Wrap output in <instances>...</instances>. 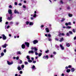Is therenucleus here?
I'll use <instances>...</instances> for the list:
<instances>
[{"label":"nucleus","instance_id":"f257e3e1","mask_svg":"<svg viewBox=\"0 0 76 76\" xmlns=\"http://www.w3.org/2000/svg\"><path fill=\"white\" fill-rule=\"evenodd\" d=\"M2 36L3 40H5L6 39V37L5 36L4 34H2Z\"/></svg>","mask_w":76,"mask_h":76},{"label":"nucleus","instance_id":"f03ea898","mask_svg":"<svg viewBox=\"0 0 76 76\" xmlns=\"http://www.w3.org/2000/svg\"><path fill=\"white\" fill-rule=\"evenodd\" d=\"M8 46V45L6 44L2 45V47L3 48H6L7 46Z\"/></svg>","mask_w":76,"mask_h":76},{"label":"nucleus","instance_id":"7ed1b4c3","mask_svg":"<svg viewBox=\"0 0 76 76\" xmlns=\"http://www.w3.org/2000/svg\"><path fill=\"white\" fill-rule=\"evenodd\" d=\"M7 63L9 65H11V64H13V62H10L9 61H7Z\"/></svg>","mask_w":76,"mask_h":76},{"label":"nucleus","instance_id":"20e7f679","mask_svg":"<svg viewBox=\"0 0 76 76\" xmlns=\"http://www.w3.org/2000/svg\"><path fill=\"white\" fill-rule=\"evenodd\" d=\"M60 45L61 50H64V48L63 47V45H62L61 44H60Z\"/></svg>","mask_w":76,"mask_h":76},{"label":"nucleus","instance_id":"39448f33","mask_svg":"<svg viewBox=\"0 0 76 76\" xmlns=\"http://www.w3.org/2000/svg\"><path fill=\"white\" fill-rule=\"evenodd\" d=\"M25 44L26 45V46L27 47H29V43L28 42H25Z\"/></svg>","mask_w":76,"mask_h":76},{"label":"nucleus","instance_id":"423d86ee","mask_svg":"<svg viewBox=\"0 0 76 76\" xmlns=\"http://www.w3.org/2000/svg\"><path fill=\"white\" fill-rule=\"evenodd\" d=\"M38 42V41L36 40H34L33 41V43L34 44H35L37 43Z\"/></svg>","mask_w":76,"mask_h":76},{"label":"nucleus","instance_id":"0eeeda50","mask_svg":"<svg viewBox=\"0 0 76 76\" xmlns=\"http://www.w3.org/2000/svg\"><path fill=\"white\" fill-rule=\"evenodd\" d=\"M63 40H64V39H63V38L62 37L60 39V40H59V42H62Z\"/></svg>","mask_w":76,"mask_h":76},{"label":"nucleus","instance_id":"6e6552de","mask_svg":"<svg viewBox=\"0 0 76 76\" xmlns=\"http://www.w3.org/2000/svg\"><path fill=\"white\" fill-rule=\"evenodd\" d=\"M46 58H47V59H48V56H44L43 57V58L45 59Z\"/></svg>","mask_w":76,"mask_h":76},{"label":"nucleus","instance_id":"1a4fd4ad","mask_svg":"<svg viewBox=\"0 0 76 76\" xmlns=\"http://www.w3.org/2000/svg\"><path fill=\"white\" fill-rule=\"evenodd\" d=\"M8 13L9 14H12V10H11L10 9L9 10H8Z\"/></svg>","mask_w":76,"mask_h":76},{"label":"nucleus","instance_id":"9d476101","mask_svg":"<svg viewBox=\"0 0 76 76\" xmlns=\"http://www.w3.org/2000/svg\"><path fill=\"white\" fill-rule=\"evenodd\" d=\"M14 13H17V14H19V12H18V11H16V10L14 11Z\"/></svg>","mask_w":76,"mask_h":76},{"label":"nucleus","instance_id":"9b49d317","mask_svg":"<svg viewBox=\"0 0 76 76\" xmlns=\"http://www.w3.org/2000/svg\"><path fill=\"white\" fill-rule=\"evenodd\" d=\"M22 48L23 49H24L25 48V45L23 44L22 45Z\"/></svg>","mask_w":76,"mask_h":76},{"label":"nucleus","instance_id":"f8f14e48","mask_svg":"<svg viewBox=\"0 0 76 76\" xmlns=\"http://www.w3.org/2000/svg\"><path fill=\"white\" fill-rule=\"evenodd\" d=\"M64 33H60L59 34V36H64Z\"/></svg>","mask_w":76,"mask_h":76},{"label":"nucleus","instance_id":"ddd939ff","mask_svg":"<svg viewBox=\"0 0 76 76\" xmlns=\"http://www.w3.org/2000/svg\"><path fill=\"white\" fill-rule=\"evenodd\" d=\"M17 69L18 70H20L22 69H21V67H20V66H18Z\"/></svg>","mask_w":76,"mask_h":76},{"label":"nucleus","instance_id":"4468645a","mask_svg":"<svg viewBox=\"0 0 76 76\" xmlns=\"http://www.w3.org/2000/svg\"><path fill=\"white\" fill-rule=\"evenodd\" d=\"M12 17L11 16L10 17H8L7 18V20H12Z\"/></svg>","mask_w":76,"mask_h":76},{"label":"nucleus","instance_id":"2eb2a0df","mask_svg":"<svg viewBox=\"0 0 76 76\" xmlns=\"http://www.w3.org/2000/svg\"><path fill=\"white\" fill-rule=\"evenodd\" d=\"M28 53L29 54H30V53H31L32 54H33V53H34V51H33L32 50H31V51H29Z\"/></svg>","mask_w":76,"mask_h":76},{"label":"nucleus","instance_id":"dca6fc26","mask_svg":"<svg viewBox=\"0 0 76 76\" xmlns=\"http://www.w3.org/2000/svg\"><path fill=\"white\" fill-rule=\"evenodd\" d=\"M71 70L72 72H74V71H75V68H71Z\"/></svg>","mask_w":76,"mask_h":76},{"label":"nucleus","instance_id":"f3484780","mask_svg":"<svg viewBox=\"0 0 76 76\" xmlns=\"http://www.w3.org/2000/svg\"><path fill=\"white\" fill-rule=\"evenodd\" d=\"M71 28H72V27L71 26H67L66 27V29H70Z\"/></svg>","mask_w":76,"mask_h":76},{"label":"nucleus","instance_id":"a211bd4d","mask_svg":"<svg viewBox=\"0 0 76 76\" xmlns=\"http://www.w3.org/2000/svg\"><path fill=\"white\" fill-rule=\"evenodd\" d=\"M33 24L34 23L32 22H31L29 23V25L30 26H31V25H33Z\"/></svg>","mask_w":76,"mask_h":76},{"label":"nucleus","instance_id":"6ab92c4d","mask_svg":"<svg viewBox=\"0 0 76 76\" xmlns=\"http://www.w3.org/2000/svg\"><path fill=\"white\" fill-rule=\"evenodd\" d=\"M66 45L67 47H70V44H69V43H66Z\"/></svg>","mask_w":76,"mask_h":76},{"label":"nucleus","instance_id":"aec40b11","mask_svg":"<svg viewBox=\"0 0 76 76\" xmlns=\"http://www.w3.org/2000/svg\"><path fill=\"white\" fill-rule=\"evenodd\" d=\"M45 30L47 32H49V30H48V28H46Z\"/></svg>","mask_w":76,"mask_h":76},{"label":"nucleus","instance_id":"412c9836","mask_svg":"<svg viewBox=\"0 0 76 76\" xmlns=\"http://www.w3.org/2000/svg\"><path fill=\"white\" fill-rule=\"evenodd\" d=\"M69 17H72V16H73V15L70 14H69Z\"/></svg>","mask_w":76,"mask_h":76},{"label":"nucleus","instance_id":"4be33fe9","mask_svg":"<svg viewBox=\"0 0 76 76\" xmlns=\"http://www.w3.org/2000/svg\"><path fill=\"white\" fill-rule=\"evenodd\" d=\"M32 69H36V68H35V66L33 65L32 67Z\"/></svg>","mask_w":76,"mask_h":76},{"label":"nucleus","instance_id":"5701e85b","mask_svg":"<svg viewBox=\"0 0 76 76\" xmlns=\"http://www.w3.org/2000/svg\"><path fill=\"white\" fill-rule=\"evenodd\" d=\"M70 72V69H67L66 71V72L67 73H69Z\"/></svg>","mask_w":76,"mask_h":76},{"label":"nucleus","instance_id":"b1692460","mask_svg":"<svg viewBox=\"0 0 76 76\" xmlns=\"http://www.w3.org/2000/svg\"><path fill=\"white\" fill-rule=\"evenodd\" d=\"M37 17V14H34L33 15L34 18H36Z\"/></svg>","mask_w":76,"mask_h":76},{"label":"nucleus","instance_id":"393cba45","mask_svg":"<svg viewBox=\"0 0 76 76\" xmlns=\"http://www.w3.org/2000/svg\"><path fill=\"white\" fill-rule=\"evenodd\" d=\"M34 51H36L38 50V49H37L35 47L34 48Z\"/></svg>","mask_w":76,"mask_h":76},{"label":"nucleus","instance_id":"a878e982","mask_svg":"<svg viewBox=\"0 0 76 76\" xmlns=\"http://www.w3.org/2000/svg\"><path fill=\"white\" fill-rule=\"evenodd\" d=\"M27 58L28 59V60H30V58H29V56H27Z\"/></svg>","mask_w":76,"mask_h":76},{"label":"nucleus","instance_id":"bb28decb","mask_svg":"<svg viewBox=\"0 0 76 76\" xmlns=\"http://www.w3.org/2000/svg\"><path fill=\"white\" fill-rule=\"evenodd\" d=\"M28 61L29 63H32V61L31 60H30V59L28 60Z\"/></svg>","mask_w":76,"mask_h":76},{"label":"nucleus","instance_id":"cd10ccee","mask_svg":"<svg viewBox=\"0 0 76 76\" xmlns=\"http://www.w3.org/2000/svg\"><path fill=\"white\" fill-rule=\"evenodd\" d=\"M17 54H21V53L20 51H18L17 52Z\"/></svg>","mask_w":76,"mask_h":76},{"label":"nucleus","instance_id":"c85d7f7f","mask_svg":"<svg viewBox=\"0 0 76 76\" xmlns=\"http://www.w3.org/2000/svg\"><path fill=\"white\" fill-rule=\"evenodd\" d=\"M2 21V17H0V22Z\"/></svg>","mask_w":76,"mask_h":76},{"label":"nucleus","instance_id":"c756f323","mask_svg":"<svg viewBox=\"0 0 76 76\" xmlns=\"http://www.w3.org/2000/svg\"><path fill=\"white\" fill-rule=\"evenodd\" d=\"M42 55V53H41L39 54L38 55L39 57H41V55Z\"/></svg>","mask_w":76,"mask_h":76},{"label":"nucleus","instance_id":"7c9ffc66","mask_svg":"<svg viewBox=\"0 0 76 76\" xmlns=\"http://www.w3.org/2000/svg\"><path fill=\"white\" fill-rule=\"evenodd\" d=\"M34 52L35 53V55H36V56H37V55H38V53H37L36 51H34Z\"/></svg>","mask_w":76,"mask_h":76},{"label":"nucleus","instance_id":"2f4dec72","mask_svg":"<svg viewBox=\"0 0 76 76\" xmlns=\"http://www.w3.org/2000/svg\"><path fill=\"white\" fill-rule=\"evenodd\" d=\"M21 68L22 69H23V68H24V65H21Z\"/></svg>","mask_w":76,"mask_h":76},{"label":"nucleus","instance_id":"473e14b6","mask_svg":"<svg viewBox=\"0 0 76 76\" xmlns=\"http://www.w3.org/2000/svg\"><path fill=\"white\" fill-rule=\"evenodd\" d=\"M26 23V25H28V24H29V21H27Z\"/></svg>","mask_w":76,"mask_h":76},{"label":"nucleus","instance_id":"72a5a7b5","mask_svg":"<svg viewBox=\"0 0 76 76\" xmlns=\"http://www.w3.org/2000/svg\"><path fill=\"white\" fill-rule=\"evenodd\" d=\"M1 56H4V53H1Z\"/></svg>","mask_w":76,"mask_h":76},{"label":"nucleus","instance_id":"f704fd0d","mask_svg":"<svg viewBox=\"0 0 76 76\" xmlns=\"http://www.w3.org/2000/svg\"><path fill=\"white\" fill-rule=\"evenodd\" d=\"M69 33H70V34H73V33L72 32V31H69Z\"/></svg>","mask_w":76,"mask_h":76},{"label":"nucleus","instance_id":"c9c22d12","mask_svg":"<svg viewBox=\"0 0 76 76\" xmlns=\"http://www.w3.org/2000/svg\"><path fill=\"white\" fill-rule=\"evenodd\" d=\"M9 8H10L11 9H12V5H10L9 6Z\"/></svg>","mask_w":76,"mask_h":76},{"label":"nucleus","instance_id":"e433bc0d","mask_svg":"<svg viewBox=\"0 0 76 76\" xmlns=\"http://www.w3.org/2000/svg\"><path fill=\"white\" fill-rule=\"evenodd\" d=\"M72 31L73 32H74V33H75V32H76V31H75V29H73L72 30Z\"/></svg>","mask_w":76,"mask_h":76},{"label":"nucleus","instance_id":"4c0bfd02","mask_svg":"<svg viewBox=\"0 0 76 76\" xmlns=\"http://www.w3.org/2000/svg\"><path fill=\"white\" fill-rule=\"evenodd\" d=\"M60 3H61L62 4H63V1L61 0V1H60Z\"/></svg>","mask_w":76,"mask_h":76},{"label":"nucleus","instance_id":"58836bf2","mask_svg":"<svg viewBox=\"0 0 76 76\" xmlns=\"http://www.w3.org/2000/svg\"><path fill=\"white\" fill-rule=\"evenodd\" d=\"M9 28H10V26H8L7 27V29H9Z\"/></svg>","mask_w":76,"mask_h":76},{"label":"nucleus","instance_id":"ea45409f","mask_svg":"<svg viewBox=\"0 0 76 76\" xmlns=\"http://www.w3.org/2000/svg\"><path fill=\"white\" fill-rule=\"evenodd\" d=\"M65 18H63L62 20H61L62 22H63V21H64V20H65Z\"/></svg>","mask_w":76,"mask_h":76},{"label":"nucleus","instance_id":"a19ab883","mask_svg":"<svg viewBox=\"0 0 76 76\" xmlns=\"http://www.w3.org/2000/svg\"><path fill=\"white\" fill-rule=\"evenodd\" d=\"M15 5L16 6V5H17V4H18V3H17V2H15Z\"/></svg>","mask_w":76,"mask_h":76},{"label":"nucleus","instance_id":"79ce46f5","mask_svg":"<svg viewBox=\"0 0 76 76\" xmlns=\"http://www.w3.org/2000/svg\"><path fill=\"white\" fill-rule=\"evenodd\" d=\"M25 64H28V62H25Z\"/></svg>","mask_w":76,"mask_h":76},{"label":"nucleus","instance_id":"37998d69","mask_svg":"<svg viewBox=\"0 0 76 76\" xmlns=\"http://www.w3.org/2000/svg\"><path fill=\"white\" fill-rule=\"evenodd\" d=\"M20 74H22V71H21L20 72Z\"/></svg>","mask_w":76,"mask_h":76},{"label":"nucleus","instance_id":"c03bdc74","mask_svg":"<svg viewBox=\"0 0 76 76\" xmlns=\"http://www.w3.org/2000/svg\"><path fill=\"white\" fill-rule=\"evenodd\" d=\"M31 59L32 60H33V61H34V58L32 57Z\"/></svg>","mask_w":76,"mask_h":76},{"label":"nucleus","instance_id":"a18cd8bd","mask_svg":"<svg viewBox=\"0 0 76 76\" xmlns=\"http://www.w3.org/2000/svg\"><path fill=\"white\" fill-rule=\"evenodd\" d=\"M69 68H72V66L71 65H69L68 66Z\"/></svg>","mask_w":76,"mask_h":76},{"label":"nucleus","instance_id":"49530a36","mask_svg":"<svg viewBox=\"0 0 76 76\" xmlns=\"http://www.w3.org/2000/svg\"><path fill=\"white\" fill-rule=\"evenodd\" d=\"M10 24H13V22L11 21L10 22Z\"/></svg>","mask_w":76,"mask_h":76},{"label":"nucleus","instance_id":"de8ad7c7","mask_svg":"<svg viewBox=\"0 0 76 76\" xmlns=\"http://www.w3.org/2000/svg\"><path fill=\"white\" fill-rule=\"evenodd\" d=\"M49 51L48 50H46V51L45 52V53H48V52H49Z\"/></svg>","mask_w":76,"mask_h":76},{"label":"nucleus","instance_id":"09e8293b","mask_svg":"<svg viewBox=\"0 0 76 76\" xmlns=\"http://www.w3.org/2000/svg\"><path fill=\"white\" fill-rule=\"evenodd\" d=\"M4 53H6V50L4 49Z\"/></svg>","mask_w":76,"mask_h":76},{"label":"nucleus","instance_id":"8fccbe9b","mask_svg":"<svg viewBox=\"0 0 76 76\" xmlns=\"http://www.w3.org/2000/svg\"><path fill=\"white\" fill-rule=\"evenodd\" d=\"M68 25L69 24L68 23H65V25H66V26H67V25Z\"/></svg>","mask_w":76,"mask_h":76},{"label":"nucleus","instance_id":"3c124183","mask_svg":"<svg viewBox=\"0 0 76 76\" xmlns=\"http://www.w3.org/2000/svg\"><path fill=\"white\" fill-rule=\"evenodd\" d=\"M66 35H67V36H69V34L68 33H67L66 34Z\"/></svg>","mask_w":76,"mask_h":76},{"label":"nucleus","instance_id":"603ef678","mask_svg":"<svg viewBox=\"0 0 76 76\" xmlns=\"http://www.w3.org/2000/svg\"><path fill=\"white\" fill-rule=\"evenodd\" d=\"M53 53L54 54H56V52H54Z\"/></svg>","mask_w":76,"mask_h":76},{"label":"nucleus","instance_id":"864d4df0","mask_svg":"<svg viewBox=\"0 0 76 76\" xmlns=\"http://www.w3.org/2000/svg\"><path fill=\"white\" fill-rule=\"evenodd\" d=\"M18 5H19V6H22V4L19 3L18 4Z\"/></svg>","mask_w":76,"mask_h":76},{"label":"nucleus","instance_id":"5fc2aeb1","mask_svg":"<svg viewBox=\"0 0 76 76\" xmlns=\"http://www.w3.org/2000/svg\"><path fill=\"white\" fill-rule=\"evenodd\" d=\"M33 63H36V61H34L33 62Z\"/></svg>","mask_w":76,"mask_h":76},{"label":"nucleus","instance_id":"6e6d98bb","mask_svg":"<svg viewBox=\"0 0 76 76\" xmlns=\"http://www.w3.org/2000/svg\"><path fill=\"white\" fill-rule=\"evenodd\" d=\"M20 64H21V63H22V60H20Z\"/></svg>","mask_w":76,"mask_h":76},{"label":"nucleus","instance_id":"4d7b16f0","mask_svg":"<svg viewBox=\"0 0 76 76\" xmlns=\"http://www.w3.org/2000/svg\"><path fill=\"white\" fill-rule=\"evenodd\" d=\"M48 37H51V35L50 34H48Z\"/></svg>","mask_w":76,"mask_h":76},{"label":"nucleus","instance_id":"13d9d810","mask_svg":"<svg viewBox=\"0 0 76 76\" xmlns=\"http://www.w3.org/2000/svg\"><path fill=\"white\" fill-rule=\"evenodd\" d=\"M68 23V25H71V22H69Z\"/></svg>","mask_w":76,"mask_h":76},{"label":"nucleus","instance_id":"bf43d9fd","mask_svg":"<svg viewBox=\"0 0 76 76\" xmlns=\"http://www.w3.org/2000/svg\"><path fill=\"white\" fill-rule=\"evenodd\" d=\"M5 24H6V25H7L8 24V22H6L5 23Z\"/></svg>","mask_w":76,"mask_h":76},{"label":"nucleus","instance_id":"052dcab7","mask_svg":"<svg viewBox=\"0 0 76 76\" xmlns=\"http://www.w3.org/2000/svg\"><path fill=\"white\" fill-rule=\"evenodd\" d=\"M16 59L17 60H18L19 59V57H16Z\"/></svg>","mask_w":76,"mask_h":76},{"label":"nucleus","instance_id":"680f3d73","mask_svg":"<svg viewBox=\"0 0 76 76\" xmlns=\"http://www.w3.org/2000/svg\"><path fill=\"white\" fill-rule=\"evenodd\" d=\"M23 8H26V6H25L23 5Z\"/></svg>","mask_w":76,"mask_h":76},{"label":"nucleus","instance_id":"e2e57ef3","mask_svg":"<svg viewBox=\"0 0 76 76\" xmlns=\"http://www.w3.org/2000/svg\"><path fill=\"white\" fill-rule=\"evenodd\" d=\"M48 40L49 41H51V39L50 38H49Z\"/></svg>","mask_w":76,"mask_h":76},{"label":"nucleus","instance_id":"0e129e2a","mask_svg":"<svg viewBox=\"0 0 76 76\" xmlns=\"http://www.w3.org/2000/svg\"><path fill=\"white\" fill-rule=\"evenodd\" d=\"M70 9V8L69 7H67V9H68V10H69Z\"/></svg>","mask_w":76,"mask_h":76},{"label":"nucleus","instance_id":"69168bd1","mask_svg":"<svg viewBox=\"0 0 76 76\" xmlns=\"http://www.w3.org/2000/svg\"><path fill=\"white\" fill-rule=\"evenodd\" d=\"M74 40L76 39V36L74 37Z\"/></svg>","mask_w":76,"mask_h":76},{"label":"nucleus","instance_id":"338daca9","mask_svg":"<svg viewBox=\"0 0 76 76\" xmlns=\"http://www.w3.org/2000/svg\"><path fill=\"white\" fill-rule=\"evenodd\" d=\"M15 24L16 25H18V24H19V23H16Z\"/></svg>","mask_w":76,"mask_h":76},{"label":"nucleus","instance_id":"774afa93","mask_svg":"<svg viewBox=\"0 0 76 76\" xmlns=\"http://www.w3.org/2000/svg\"><path fill=\"white\" fill-rule=\"evenodd\" d=\"M15 76H18V74H16L15 75Z\"/></svg>","mask_w":76,"mask_h":76}]
</instances>
